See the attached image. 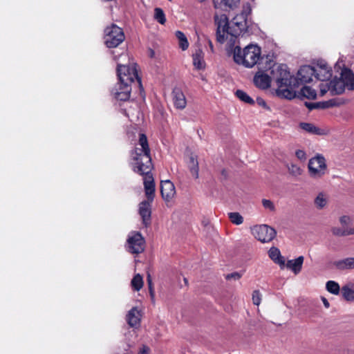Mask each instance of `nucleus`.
Masks as SVG:
<instances>
[{
    "label": "nucleus",
    "instance_id": "obj_27",
    "mask_svg": "<svg viewBox=\"0 0 354 354\" xmlns=\"http://www.w3.org/2000/svg\"><path fill=\"white\" fill-rule=\"evenodd\" d=\"M341 292L344 299L348 301H354V290L348 285L344 286L341 289Z\"/></svg>",
    "mask_w": 354,
    "mask_h": 354
},
{
    "label": "nucleus",
    "instance_id": "obj_16",
    "mask_svg": "<svg viewBox=\"0 0 354 354\" xmlns=\"http://www.w3.org/2000/svg\"><path fill=\"white\" fill-rule=\"evenodd\" d=\"M340 78L346 88L348 90H354V74L351 70L346 68L341 69Z\"/></svg>",
    "mask_w": 354,
    "mask_h": 354
},
{
    "label": "nucleus",
    "instance_id": "obj_33",
    "mask_svg": "<svg viewBox=\"0 0 354 354\" xmlns=\"http://www.w3.org/2000/svg\"><path fill=\"white\" fill-rule=\"evenodd\" d=\"M333 234L336 236H347L354 234V227L350 229H342L340 227H333Z\"/></svg>",
    "mask_w": 354,
    "mask_h": 354
},
{
    "label": "nucleus",
    "instance_id": "obj_31",
    "mask_svg": "<svg viewBox=\"0 0 354 354\" xmlns=\"http://www.w3.org/2000/svg\"><path fill=\"white\" fill-rule=\"evenodd\" d=\"M236 96L241 101L250 104H254V100L250 97L245 92H244L242 90H237L236 91Z\"/></svg>",
    "mask_w": 354,
    "mask_h": 354
},
{
    "label": "nucleus",
    "instance_id": "obj_3",
    "mask_svg": "<svg viewBox=\"0 0 354 354\" xmlns=\"http://www.w3.org/2000/svg\"><path fill=\"white\" fill-rule=\"evenodd\" d=\"M270 73L282 95L287 99L293 98L294 89L297 88V80L291 75L288 66L286 64H274L270 68Z\"/></svg>",
    "mask_w": 354,
    "mask_h": 354
},
{
    "label": "nucleus",
    "instance_id": "obj_1",
    "mask_svg": "<svg viewBox=\"0 0 354 354\" xmlns=\"http://www.w3.org/2000/svg\"><path fill=\"white\" fill-rule=\"evenodd\" d=\"M130 156V165L132 170L136 174L144 176L145 195L149 201H153L155 196V183L151 173L153 165L147 138L144 133L139 134L138 143L131 151Z\"/></svg>",
    "mask_w": 354,
    "mask_h": 354
},
{
    "label": "nucleus",
    "instance_id": "obj_25",
    "mask_svg": "<svg viewBox=\"0 0 354 354\" xmlns=\"http://www.w3.org/2000/svg\"><path fill=\"white\" fill-rule=\"evenodd\" d=\"M188 167L190 171V173L196 179L198 178V162L196 159V158L192 155L189 157V162H188Z\"/></svg>",
    "mask_w": 354,
    "mask_h": 354
},
{
    "label": "nucleus",
    "instance_id": "obj_40",
    "mask_svg": "<svg viewBox=\"0 0 354 354\" xmlns=\"http://www.w3.org/2000/svg\"><path fill=\"white\" fill-rule=\"evenodd\" d=\"M252 12L251 6L249 3H247L243 6L242 12L239 15H243V18L247 19L248 17L250 15Z\"/></svg>",
    "mask_w": 354,
    "mask_h": 354
},
{
    "label": "nucleus",
    "instance_id": "obj_24",
    "mask_svg": "<svg viewBox=\"0 0 354 354\" xmlns=\"http://www.w3.org/2000/svg\"><path fill=\"white\" fill-rule=\"evenodd\" d=\"M193 64L198 70L205 68V63L203 59V53L201 50L198 49L193 54Z\"/></svg>",
    "mask_w": 354,
    "mask_h": 354
},
{
    "label": "nucleus",
    "instance_id": "obj_21",
    "mask_svg": "<svg viewBox=\"0 0 354 354\" xmlns=\"http://www.w3.org/2000/svg\"><path fill=\"white\" fill-rule=\"evenodd\" d=\"M268 255L274 263L279 264L281 269L285 268V259L281 255V252L277 248H271L268 251Z\"/></svg>",
    "mask_w": 354,
    "mask_h": 354
},
{
    "label": "nucleus",
    "instance_id": "obj_20",
    "mask_svg": "<svg viewBox=\"0 0 354 354\" xmlns=\"http://www.w3.org/2000/svg\"><path fill=\"white\" fill-rule=\"evenodd\" d=\"M304 259L303 256H299L295 259L288 260L286 263H285V267L297 274L301 270Z\"/></svg>",
    "mask_w": 354,
    "mask_h": 354
},
{
    "label": "nucleus",
    "instance_id": "obj_18",
    "mask_svg": "<svg viewBox=\"0 0 354 354\" xmlns=\"http://www.w3.org/2000/svg\"><path fill=\"white\" fill-rule=\"evenodd\" d=\"M141 319L140 311L136 307L131 308L127 315V321L131 327H138L140 326Z\"/></svg>",
    "mask_w": 354,
    "mask_h": 354
},
{
    "label": "nucleus",
    "instance_id": "obj_43",
    "mask_svg": "<svg viewBox=\"0 0 354 354\" xmlns=\"http://www.w3.org/2000/svg\"><path fill=\"white\" fill-rule=\"evenodd\" d=\"M242 277V274L238 272H234L230 274H228L225 276V279L227 280H238Z\"/></svg>",
    "mask_w": 354,
    "mask_h": 354
},
{
    "label": "nucleus",
    "instance_id": "obj_38",
    "mask_svg": "<svg viewBox=\"0 0 354 354\" xmlns=\"http://www.w3.org/2000/svg\"><path fill=\"white\" fill-rule=\"evenodd\" d=\"M288 169L289 173L295 176H299L301 174V168L297 165L291 164L288 166Z\"/></svg>",
    "mask_w": 354,
    "mask_h": 354
},
{
    "label": "nucleus",
    "instance_id": "obj_12",
    "mask_svg": "<svg viewBox=\"0 0 354 354\" xmlns=\"http://www.w3.org/2000/svg\"><path fill=\"white\" fill-rule=\"evenodd\" d=\"M131 85L127 83H122L118 81L111 91L113 97L120 101H127L130 97Z\"/></svg>",
    "mask_w": 354,
    "mask_h": 354
},
{
    "label": "nucleus",
    "instance_id": "obj_14",
    "mask_svg": "<svg viewBox=\"0 0 354 354\" xmlns=\"http://www.w3.org/2000/svg\"><path fill=\"white\" fill-rule=\"evenodd\" d=\"M152 201H142L139 205V214L142 218L143 223L147 226L150 223L151 220V203Z\"/></svg>",
    "mask_w": 354,
    "mask_h": 354
},
{
    "label": "nucleus",
    "instance_id": "obj_45",
    "mask_svg": "<svg viewBox=\"0 0 354 354\" xmlns=\"http://www.w3.org/2000/svg\"><path fill=\"white\" fill-rule=\"evenodd\" d=\"M295 155H296L297 158L301 160H306V153L303 150H300V149L297 150L295 152Z\"/></svg>",
    "mask_w": 354,
    "mask_h": 354
},
{
    "label": "nucleus",
    "instance_id": "obj_50",
    "mask_svg": "<svg viewBox=\"0 0 354 354\" xmlns=\"http://www.w3.org/2000/svg\"><path fill=\"white\" fill-rule=\"evenodd\" d=\"M342 66H344V64L342 63V62H337L335 66V68H341Z\"/></svg>",
    "mask_w": 354,
    "mask_h": 354
},
{
    "label": "nucleus",
    "instance_id": "obj_36",
    "mask_svg": "<svg viewBox=\"0 0 354 354\" xmlns=\"http://www.w3.org/2000/svg\"><path fill=\"white\" fill-rule=\"evenodd\" d=\"M241 0H221V3L230 9H234L237 8L240 3Z\"/></svg>",
    "mask_w": 354,
    "mask_h": 354
},
{
    "label": "nucleus",
    "instance_id": "obj_26",
    "mask_svg": "<svg viewBox=\"0 0 354 354\" xmlns=\"http://www.w3.org/2000/svg\"><path fill=\"white\" fill-rule=\"evenodd\" d=\"M175 35L176 38L178 39L180 48L183 50H187L189 47V42L185 34L180 30H177Z\"/></svg>",
    "mask_w": 354,
    "mask_h": 354
},
{
    "label": "nucleus",
    "instance_id": "obj_15",
    "mask_svg": "<svg viewBox=\"0 0 354 354\" xmlns=\"http://www.w3.org/2000/svg\"><path fill=\"white\" fill-rule=\"evenodd\" d=\"M272 76L262 72H258L254 77V84L261 88L267 89L270 86Z\"/></svg>",
    "mask_w": 354,
    "mask_h": 354
},
{
    "label": "nucleus",
    "instance_id": "obj_48",
    "mask_svg": "<svg viewBox=\"0 0 354 354\" xmlns=\"http://www.w3.org/2000/svg\"><path fill=\"white\" fill-rule=\"evenodd\" d=\"M257 102L259 106H263V107H266V102H265V100L263 99H262L261 97H257Z\"/></svg>",
    "mask_w": 354,
    "mask_h": 354
},
{
    "label": "nucleus",
    "instance_id": "obj_13",
    "mask_svg": "<svg viewBox=\"0 0 354 354\" xmlns=\"http://www.w3.org/2000/svg\"><path fill=\"white\" fill-rule=\"evenodd\" d=\"M160 192L165 201H170L176 194L174 185L169 180H162L160 183Z\"/></svg>",
    "mask_w": 354,
    "mask_h": 354
},
{
    "label": "nucleus",
    "instance_id": "obj_34",
    "mask_svg": "<svg viewBox=\"0 0 354 354\" xmlns=\"http://www.w3.org/2000/svg\"><path fill=\"white\" fill-rule=\"evenodd\" d=\"M228 216L230 221L235 225H241L243 222V216L238 212H230Z\"/></svg>",
    "mask_w": 354,
    "mask_h": 354
},
{
    "label": "nucleus",
    "instance_id": "obj_5",
    "mask_svg": "<svg viewBox=\"0 0 354 354\" xmlns=\"http://www.w3.org/2000/svg\"><path fill=\"white\" fill-rule=\"evenodd\" d=\"M122 59L124 60L128 59V55L127 53H121L118 57L114 56V59L118 61L117 62V76L118 81L122 83H127L131 84L135 83L138 84L140 90V93L144 92V88L142 85L141 78L138 76V71L136 69V64H122L119 59Z\"/></svg>",
    "mask_w": 354,
    "mask_h": 354
},
{
    "label": "nucleus",
    "instance_id": "obj_29",
    "mask_svg": "<svg viewBox=\"0 0 354 354\" xmlns=\"http://www.w3.org/2000/svg\"><path fill=\"white\" fill-rule=\"evenodd\" d=\"M326 288L331 294L337 295L340 291L339 285L335 281H328L326 282Z\"/></svg>",
    "mask_w": 354,
    "mask_h": 354
},
{
    "label": "nucleus",
    "instance_id": "obj_17",
    "mask_svg": "<svg viewBox=\"0 0 354 354\" xmlns=\"http://www.w3.org/2000/svg\"><path fill=\"white\" fill-rule=\"evenodd\" d=\"M174 106L179 109L185 108L187 101L184 93L180 88H174L172 91Z\"/></svg>",
    "mask_w": 354,
    "mask_h": 354
},
{
    "label": "nucleus",
    "instance_id": "obj_19",
    "mask_svg": "<svg viewBox=\"0 0 354 354\" xmlns=\"http://www.w3.org/2000/svg\"><path fill=\"white\" fill-rule=\"evenodd\" d=\"M333 266L339 270L354 269V257H348L333 262Z\"/></svg>",
    "mask_w": 354,
    "mask_h": 354
},
{
    "label": "nucleus",
    "instance_id": "obj_39",
    "mask_svg": "<svg viewBox=\"0 0 354 354\" xmlns=\"http://www.w3.org/2000/svg\"><path fill=\"white\" fill-rule=\"evenodd\" d=\"M306 106L308 107V109L309 110H313V109H318V108H322V109H324L326 106V102H316V103H313V102H306Z\"/></svg>",
    "mask_w": 354,
    "mask_h": 354
},
{
    "label": "nucleus",
    "instance_id": "obj_42",
    "mask_svg": "<svg viewBox=\"0 0 354 354\" xmlns=\"http://www.w3.org/2000/svg\"><path fill=\"white\" fill-rule=\"evenodd\" d=\"M262 204L264 208L268 209L270 211L274 210V205L270 200L263 199Z\"/></svg>",
    "mask_w": 354,
    "mask_h": 354
},
{
    "label": "nucleus",
    "instance_id": "obj_53",
    "mask_svg": "<svg viewBox=\"0 0 354 354\" xmlns=\"http://www.w3.org/2000/svg\"><path fill=\"white\" fill-rule=\"evenodd\" d=\"M199 2H203L205 0H198Z\"/></svg>",
    "mask_w": 354,
    "mask_h": 354
},
{
    "label": "nucleus",
    "instance_id": "obj_44",
    "mask_svg": "<svg viewBox=\"0 0 354 354\" xmlns=\"http://www.w3.org/2000/svg\"><path fill=\"white\" fill-rule=\"evenodd\" d=\"M147 281L150 295L151 297H153L154 292H153V286H152V279H151V277L149 274L147 275Z\"/></svg>",
    "mask_w": 354,
    "mask_h": 354
},
{
    "label": "nucleus",
    "instance_id": "obj_23",
    "mask_svg": "<svg viewBox=\"0 0 354 354\" xmlns=\"http://www.w3.org/2000/svg\"><path fill=\"white\" fill-rule=\"evenodd\" d=\"M299 127L305 131L314 135H324L325 133L324 130L317 127L312 123L301 122Z\"/></svg>",
    "mask_w": 354,
    "mask_h": 354
},
{
    "label": "nucleus",
    "instance_id": "obj_10",
    "mask_svg": "<svg viewBox=\"0 0 354 354\" xmlns=\"http://www.w3.org/2000/svg\"><path fill=\"white\" fill-rule=\"evenodd\" d=\"M315 69V78L321 82L329 80L333 75L332 68L325 60L319 59L313 66Z\"/></svg>",
    "mask_w": 354,
    "mask_h": 354
},
{
    "label": "nucleus",
    "instance_id": "obj_28",
    "mask_svg": "<svg viewBox=\"0 0 354 354\" xmlns=\"http://www.w3.org/2000/svg\"><path fill=\"white\" fill-rule=\"evenodd\" d=\"M301 95L310 100L316 98L317 93L316 91L310 86H304L300 91Z\"/></svg>",
    "mask_w": 354,
    "mask_h": 354
},
{
    "label": "nucleus",
    "instance_id": "obj_30",
    "mask_svg": "<svg viewBox=\"0 0 354 354\" xmlns=\"http://www.w3.org/2000/svg\"><path fill=\"white\" fill-rule=\"evenodd\" d=\"M131 283L135 290L139 291L143 286L142 277L140 274H136L132 279Z\"/></svg>",
    "mask_w": 354,
    "mask_h": 354
},
{
    "label": "nucleus",
    "instance_id": "obj_2",
    "mask_svg": "<svg viewBox=\"0 0 354 354\" xmlns=\"http://www.w3.org/2000/svg\"><path fill=\"white\" fill-rule=\"evenodd\" d=\"M215 25L216 26V40L223 44L229 40L228 46L235 45L236 38L243 32L247 31L248 25V19L243 18V15H236L230 21L225 14L215 15Z\"/></svg>",
    "mask_w": 354,
    "mask_h": 354
},
{
    "label": "nucleus",
    "instance_id": "obj_22",
    "mask_svg": "<svg viewBox=\"0 0 354 354\" xmlns=\"http://www.w3.org/2000/svg\"><path fill=\"white\" fill-rule=\"evenodd\" d=\"M331 95H339L342 94L346 87L344 86V82L342 81L341 78H334L330 81Z\"/></svg>",
    "mask_w": 354,
    "mask_h": 354
},
{
    "label": "nucleus",
    "instance_id": "obj_52",
    "mask_svg": "<svg viewBox=\"0 0 354 354\" xmlns=\"http://www.w3.org/2000/svg\"><path fill=\"white\" fill-rule=\"evenodd\" d=\"M213 3L215 8H217L218 2L216 0H213Z\"/></svg>",
    "mask_w": 354,
    "mask_h": 354
},
{
    "label": "nucleus",
    "instance_id": "obj_51",
    "mask_svg": "<svg viewBox=\"0 0 354 354\" xmlns=\"http://www.w3.org/2000/svg\"><path fill=\"white\" fill-rule=\"evenodd\" d=\"M208 44H209V46L211 51L213 52L214 51V46H213L212 42L209 40L208 41Z\"/></svg>",
    "mask_w": 354,
    "mask_h": 354
},
{
    "label": "nucleus",
    "instance_id": "obj_46",
    "mask_svg": "<svg viewBox=\"0 0 354 354\" xmlns=\"http://www.w3.org/2000/svg\"><path fill=\"white\" fill-rule=\"evenodd\" d=\"M149 353H150L149 347L146 345H142L140 347L138 354H149Z\"/></svg>",
    "mask_w": 354,
    "mask_h": 354
},
{
    "label": "nucleus",
    "instance_id": "obj_8",
    "mask_svg": "<svg viewBox=\"0 0 354 354\" xmlns=\"http://www.w3.org/2000/svg\"><path fill=\"white\" fill-rule=\"evenodd\" d=\"M308 170L311 177H322L326 170V164L324 157L322 155H317L310 158L308 162Z\"/></svg>",
    "mask_w": 354,
    "mask_h": 354
},
{
    "label": "nucleus",
    "instance_id": "obj_7",
    "mask_svg": "<svg viewBox=\"0 0 354 354\" xmlns=\"http://www.w3.org/2000/svg\"><path fill=\"white\" fill-rule=\"evenodd\" d=\"M145 240L140 232H131L127 241V250L132 254H140L145 250Z\"/></svg>",
    "mask_w": 354,
    "mask_h": 354
},
{
    "label": "nucleus",
    "instance_id": "obj_47",
    "mask_svg": "<svg viewBox=\"0 0 354 354\" xmlns=\"http://www.w3.org/2000/svg\"><path fill=\"white\" fill-rule=\"evenodd\" d=\"M339 221L342 225H346L350 222V218L347 216H343L340 218Z\"/></svg>",
    "mask_w": 354,
    "mask_h": 354
},
{
    "label": "nucleus",
    "instance_id": "obj_4",
    "mask_svg": "<svg viewBox=\"0 0 354 354\" xmlns=\"http://www.w3.org/2000/svg\"><path fill=\"white\" fill-rule=\"evenodd\" d=\"M227 50L232 53L234 61L246 68H252L257 64L261 58V48L257 45L249 44L243 50L239 46L227 47Z\"/></svg>",
    "mask_w": 354,
    "mask_h": 354
},
{
    "label": "nucleus",
    "instance_id": "obj_49",
    "mask_svg": "<svg viewBox=\"0 0 354 354\" xmlns=\"http://www.w3.org/2000/svg\"><path fill=\"white\" fill-rule=\"evenodd\" d=\"M322 300L323 301V304H324V306L326 308H329L330 304H329V302L328 301V300L326 298H324V297H322Z\"/></svg>",
    "mask_w": 354,
    "mask_h": 354
},
{
    "label": "nucleus",
    "instance_id": "obj_35",
    "mask_svg": "<svg viewBox=\"0 0 354 354\" xmlns=\"http://www.w3.org/2000/svg\"><path fill=\"white\" fill-rule=\"evenodd\" d=\"M327 203L326 195L319 193L315 199V204L318 208H323Z\"/></svg>",
    "mask_w": 354,
    "mask_h": 354
},
{
    "label": "nucleus",
    "instance_id": "obj_6",
    "mask_svg": "<svg viewBox=\"0 0 354 354\" xmlns=\"http://www.w3.org/2000/svg\"><path fill=\"white\" fill-rule=\"evenodd\" d=\"M122 29L115 24L104 30V42L108 48H115L124 40Z\"/></svg>",
    "mask_w": 354,
    "mask_h": 354
},
{
    "label": "nucleus",
    "instance_id": "obj_37",
    "mask_svg": "<svg viewBox=\"0 0 354 354\" xmlns=\"http://www.w3.org/2000/svg\"><path fill=\"white\" fill-rule=\"evenodd\" d=\"M319 89H320V94L322 96L324 95L327 92H330L331 93L330 82H328L327 81L322 82V83H321L319 84Z\"/></svg>",
    "mask_w": 354,
    "mask_h": 354
},
{
    "label": "nucleus",
    "instance_id": "obj_32",
    "mask_svg": "<svg viewBox=\"0 0 354 354\" xmlns=\"http://www.w3.org/2000/svg\"><path fill=\"white\" fill-rule=\"evenodd\" d=\"M154 19L162 25L165 24L166 17L162 8H156L154 9Z\"/></svg>",
    "mask_w": 354,
    "mask_h": 354
},
{
    "label": "nucleus",
    "instance_id": "obj_9",
    "mask_svg": "<svg viewBox=\"0 0 354 354\" xmlns=\"http://www.w3.org/2000/svg\"><path fill=\"white\" fill-rule=\"evenodd\" d=\"M254 236L263 243L271 241L276 236V231L267 225H255L251 228Z\"/></svg>",
    "mask_w": 354,
    "mask_h": 354
},
{
    "label": "nucleus",
    "instance_id": "obj_11",
    "mask_svg": "<svg viewBox=\"0 0 354 354\" xmlns=\"http://www.w3.org/2000/svg\"><path fill=\"white\" fill-rule=\"evenodd\" d=\"M315 70L313 66L304 65L301 66L297 73L296 77H295L297 80V88L300 84L312 82L315 77Z\"/></svg>",
    "mask_w": 354,
    "mask_h": 354
},
{
    "label": "nucleus",
    "instance_id": "obj_41",
    "mask_svg": "<svg viewBox=\"0 0 354 354\" xmlns=\"http://www.w3.org/2000/svg\"><path fill=\"white\" fill-rule=\"evenodd\" d=\"M261 295L259 290H254L252 293V301L254 305L259 306L261 300Z\"/></svg>",
    "mask_w": 354,
    "mask_h": 354
}]
</instances>
